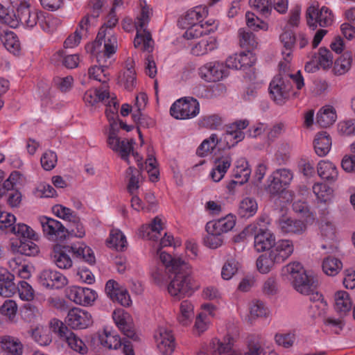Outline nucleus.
I'll return each mask as SVG.
<instances>
[{"instance_id": "f257e3e1", "label": "nucleus", "mask_w": 355, "mask_h": 355, "mask_svg": "<svg viewBox=\"0 0 355 355\" xmlns=\"http://www.w3.org/2000/svg\"><path fill=\"white\" fill-rule=\"evenodd\" d=\"M157 257L159 262L173 275L166 286L171 296L180 299L192 295L198 289L192 277V266L181 255L172 256L159 250Z\"/></svg>"}, {"instance_id": "f03ea898", "label": "nucleus", "mask_w": 355, "mask_h": 355, "mask_svg": "<svg viewBox=\"0 0 355 355\" xmlns=\"http://www.w3.org/2000/svg\"><path fill=\"white\" fill-rule=\"evenodd\" d=\"M107 143L108 146L120 157L125 161L128 164H130V157L132 156L141 170H145L150 182H156L159 180V170L157 161L155 157V151L152 146L146 147V159L144 163L142 162V157L137 153L133 151V139L120 140L118 137L117 130L110 129L107 133Z\"/></svg>"}, {"instance_id": "7ed1b4c3", "label": "nucleus", "mask_w": 355, "mask_h": 355, "mask_svg": "<svg viewBox=\"0 0 355 355\" xmlns=\"http://www.w3.org/2000/svg\"><path fill=\"white\" fill-rule=\"evenodd\" d=\"M209 9L206 6H196L187 10L180 18L178 23L185 29L183 37L187 40L208 35L214 28V21L207 19Z\"/></svg>"}, {"instance_id": "20e7f679", "label": "nucleus", "mask_w": 355, "mask_h": 355, "mask_svg": "<svg viewBox=\"0 0 355 355\" xmlns=\"http://www.w3.org/2000/svg\"><path fill=\"white\" fill-rule=\"evenodd\" d=\"M238 336L237 331L228 332L223 340L214 338L209 343L210 354L205 351H200L196 355H240L235 349L234 343ZM265 349H270L266 342L253 343L248 346L244 355H260Z\"/></svg>"}, {"instance_id": "39448f33", "label": "nucleus", "mask_w": 355, "mask_h": 355, "mask_svg": "<svg viewBox=\"0 0 355 355\" xmlns=\"http://www.w3.org/2000/svg\"><path fill=\"white\" fill-rule=\"evenodd\" d=\"M281 277L301 294H308L315 288L313 276L297 261L291 262L283 266Z\"/></svg>"}, {"instance_id": "423d86ee", "label": "nucleus", "mask_w": 355, "mask_h": 355, "mask_svg": "<svg viewBox=\"0 0 355 355\" xmlns=\"http://www.w3.org/2000/svg\"><path fill=\"white\" fill-rule=\"evenodd\" d=\"M92 53L98 62L107 64L118 49V41L113 30L101 28L97 37L92 44Z\"/></svg>"}, {"instance_id": "0eeeda50", "label": "nucleus", "mask_w": 355, "mask_h": 355, "mask_svg": "<svg viewBox=\"0 0 355 355\" xmlns=\"http://www.w3.org/2000/svg\"><path fill=\"white\" fill-rule=\"evenodd\" d=\"M293 178V172L288 168H279L275 171L268 180V191L272 195L279 194V200L286 199L288 201L293 198V193L286 191V188L291 184Z\"/></svg>"}, {"instance_id": "6e6552de", "label": "nucleus", "mask_w": 355, "mask_h": 355, "mask_svg": "<svg viewBox=\"0 0 355 355\" xmlns=\"http://www.w3.org/2000/svg\"><path fill=\"white\" fill-rule=\"evenodd\" d=\"M170 113L176 119H193L200 113V103L192 97L182 98L172 104Z\"/></svg>"}, {"instance_id": "1a4fd4ad", "label": "nucleus", "mask_w": 355, "mask_h": 355, "mask_svg": "<svg viewBox=\"0 0 355 355\" xmlns=\"http://www.w3.org/2000/svg\"><path fill=\"white\" fill-rule=\"evenodd\" d=\"M318 229L320 235L324 243L322 244V248L328 249L332 252L337 250L339 237L331 217L326 216L324 213H322V216L319 219Z\"/></svg>"}, {"instance_id": "9d476101", "label": "nucleus", "mask_w": 355, "mask_h": 355, "mask_svg": "<svg viewBox=\"0 0 355 355\" xmlns=\"http://www.w3.org/2000/svg\"><path fill=\"white\" fill-rule=\"evenodd\" d=\"M306 15L307 24L313 30H315L318 26L328 27L334 21L331 10L326 6L320 8L316 5H311L307 8Z\"/></svg>"}, {"instance_id": "9b49d317", "label": "nucleus", "mask_w": 355, "mask_h": 355, "mask_svg": "<svg viewBox=\"0 0 355 355\" xmlns=\"http://www.w3.org/2000/svg\"><path fill=\"white\" fill-rule=\"evenodd\" d=\"M269 89L272 98L277 104L284 103L291 96L296 98L299 96L298 92L291 91L290 84L284 74L281 72L273 78L270 83Z\"/></svg>"}, {"instance_id": "f8f14e48", "label": "nucleus", "mask_w": 355, "mask_h": 355, "mask_svg": "<svg viewBox=\"0 0 355 355\" xmlns=\"http://www.w3.org/2000/svg\"><path fill=\"white\" fill-rule=\"evenodd\" d=\"M154 341L159 353L162 355H172L176 348L175 338L172 329L166 325H159L153 335Z\"/></svg>"}, {"instance_id": "ddd939ff", "label": "nucleus", "mask_w": 355, "mask_h": 355, "mask_svg": "<svg viewBox=\"0 0 355 355\" xmlns=\"http://www.w3.org/2000/svg\"><path fill=\"white\" fill-rule=\"evenodd\" d=\"M65 296L74 304L83 306L94 305L98 297V293L95 290L75 285L66 288Z\"/></svg>"}, {"instance_id": "4468645a", "label": "nucleus", "mask_w": 355, "mask_h": 355, "mask_svg": "<svg viewBox=\"0 0 355 355\" xmlns=\"http://www.w3.org/2000/svg\"><path fill=\"white\" fill-rule=\"evenodd\" d=\"M200 79L206 83H216L228 76V71L225 63L213 60L207 62L198 69Z\"/></svg>"}, {"instance_id": "2eb2a0df", "label": "nucleus", "mask_w": 355, "mask_h": 355, "mask_svg": "<svg viewBox=\"0 0 355 355\" xmlns=\"http://www.w3.org/2000/svg\"><path fill=\"white\" fill-rule=\"evenodd\" d=\"M279 40L283 45L282 57L283 61L279 64L281 71L286 72L290 68V63L293 58V51L296 43V34L289 27H284L279 35Z\"/></svg>"}, {"instance_id": "dca6fc26", "label": "nucleus", "mask_w": 355, "mask_h": 355, "mask_svg": "<svg viewBox=\"0 0 355 355\" xmlns=\"http://www.w3.org/2000/svg\"><path fill=\"white\" fill-rule=\"evenodd\" d=\"M334 63V55L327 47L322 46L313 55L311 60L306 62L305 71L314 73L320 69L324 71L331 69Z\"/></svg>"}, {"instance_id": "f3484780", "label": "nucleus", "mask_w": 355, "mask_h": 355, "mask_svg": "<svg viewBox=\"0 0 355 355\" xmlns=\"http://www.w3.org/2000/svg\"><path fill=\"white\" fill-rule=\"evenodd\" d=\"M37 220L40 225L44 236L49 241L58 240L67 232L64 225L59 220L44 215L37 216Z\"/></svg>"}, {"instance_id": "a211bd4d", "label": "nucleus", "mask_w": 355, "mask_h": 355, "mask_svg": "<svg viewBox=\"0 0 355 355\" xmlns=\"http://www.w3.org/2000/svg\"><path fill=\"white\" fill-rule=\"evenodd\" d=\"M37 280L40 286L47 289H61L69 283L64 275L50 268L42 270L37 276Z\"/></svg>"}, {"instance_id": "6ab92c4d", "label": "nucleus", "mask_w": 355, "mask_h": 355, "mask_svg": "<svg viewBox=\"0 0 355 355\" xmlns=\"http://www.w3.org/2000/svg\"><path fill=\"white\" fill-rule=\"evenodd\" d=\"M105 292L108 298L124 307H130L132 301L127 288L114 279L108 280L105 286Z\"/></svg>"}, {"instance_id": "aec40b11", "label": "nucleus", "mask_w": 355, "mask_h": 355, "mask_svg": "<svg viewBox=\"0 0 355 355\" xmlns=\"http://www.w3.org/2000/svg\"><path fill=\"white\" fill-rule=\"evenodd\" d=\"M112 319L123 335L137 341L139 340V336L136 332L131 315L122 309H116L112 313Z\"/></svg>"}, {"instance_id": "412c9836", "label": "nucleus", "mask_w": 355, "mask_h": 355, "mask_svg": "<svg viewBox=\"0 0 355 355\" xmlns=\"http://www.w3.org/2000/svg\"><path fill=\"white\" fill-rule=\"evenodd\" d=\"M96 342L99 347L105 351H116L122 346L120 335L112 327H104L98 330Z\"/></svg>"}, {"instance_id": "4be33fe9", "label": "nucleus", "mask_w": 355, "mask_h": 355, "mask_svg": "<svg viewBox=\"0 0 355 355\" xmlns=\"http://www.w3.org/2000/svg\"><path fill=\"white\" fill-rule=\"evenodd\" d=\"M93 318L90 312L78 307L71 309L66 316V324L73 329H84L93 324Z\"/></svg>"}, {"instance_id": "5701e85b", "label": "nucleus", "mask_w": 355, "mask_h": 355, "mask_svg": "<svg viewBox=\"0 0 355 355\" xmlns=\"http://www.w3.org/2000/svg\"><path fill=\"white\" fill-rule=\"evenodd\" d=\"M232 162L230 154L223 153L216 156L213 159L212 166L208 178L214 182H220L225 176Z\"/></svg>"}, {"instance_id": "b1692460", "label": "nucleus", "mask_w": 355, "mask_h": 355, "mask_svg": "<svg viewBox=\"0 0 355 355\" xmlns=\"http://www.w3.org/2000/svg\"><path fill=\"white\" fill-rule=\"evenodd\" d=\"M249 125L247 120H240L232 123L222 137L224 139L223 149H230L245 137L243 130Z\"/></svg>"}, {"instance_id": "393cba45", "label": "nucleus", "mask_w": 355, "mask_h": 355, "mask_svg": "<svg viewBox=\"0 0 355 355\" xmlns=\"http://www.w3.org/2000/svg\"><path fill=\"white\" fill-rule=\"evenodd\" d=\"M71 246L61 243L53 245L51 252L53 263L60 270H69L73 267V261L70 255Z\"/></svg>"}, {"instance_id": "a878e982", "label": "nucleus", "mask_w": 355, "mask_h": 355, "mask_svg": "<svg viewBox=\"0 0 355 355\" xmlns=\"http://www.w3.org/2000/svg\"><path fill=\"white\" fill-rule=\"evenodd\" d=\"M166 220L162 216H155L150 223L142 225L137 230V234L142 239L157 241L164 229Z\"/></svg>"}, {"instance_id": "bb28decb", "label": "nucleus", "mask_w": 355, "mask_h": 355, "mask_svg": "<svg viewBox=\"0 0 355 355\" xmlns=\"http://www.w3.org/2000/svg\"><path fill=\"white\" fill-rule=\"evenodd\" d=\"M308 224L287 216H281L276 222L277 228L282 234H301L306 230Z\"/></svg>"}, {"instance_id": "cd10ccee", "label": "nucleus", "mask_w": 355, "mask_h": 355, "mask_svg": "<svg viewBox=\"0 0 355 355\" xmlns=\"http://www.w3.org/2000/svg\"><path fill=\"white\" fill-rule=\"evenodd\" d=\"M316 287L313 288L309 295L310 300L313 302L310 306L309 314L313 318H324L330 310V306L324 296L315 291Z\"/></svg>"}, {"instance_id": "c85d7f7f", "label": "nucleus", "mask_w": 355, "mask_h": 355, "mask_svg": "<svg viewBox=\"0 0 355 355\" xmlns=\"http://www.w3.org/2000/svg\"><path fill=\"white\" fill-rule=\"evenodd\" d=\"M256 60L255 54L250 51H248L230 55L226 59L225 64L227 69L244 70L254 65Z\"/></svg>"}, {"instance_id": "c756f323", "label": "nucleus", "mask_w": 355, "mask_h": 355, "mask_svg": "<svg viewBox=\"0 0 355 355\" xmlns=\"http://www.w3.org/2000/svg\"><path fill=\"white\" fill-rule=\"evenodd\" d=\"M224 139L216 133L211 134L208 137L204 139L196 149V155L199 157H207L213 155L217 147L220 150L223 148Z\"/></svg>"}, {"instance_id": "7c9ffc66", "label": "nucleus", "mask_w": 355, "mask_h": 355, "mask_svg": "<svg viewBox=\"0 0 355 355\" xmlns=\"http://www.w3.org/2000/svg\"><path fill=\"white\" fill-rule=\"evenodd\" d=\"M333 306L340 315H347L353 306V300L350 294L344 290L335 291L332 297Z\"/></svg>"}, {"instance_id": "2f4dec72", "label": "nucleus", "mask_w": 355, "mask_h": 355, "mask_svg": "<svg viewBox=\"0 0 355 355\" xmlns=\"http://www.w3.org/2000/svg\"><path fill=\"white\" fill-rule=\"evenodd\" d=\"M293 251L294 245L292 241L279 239L275 241L269 253L275 261L279 263L287 259L293 253Z\"/></svg>"}, {"instance_id": "473e14b6", "label": "nucleus", "mask_w": 355, "mask_h": 355, "mask_svg": "<svg viewBox=\"0 0 355 355\" xmlns=\"http://www.w3.org/2000/svg\"><path fill=\"white\" fill-rule=\"evenodd\" d=\"M8 250L14 254L26 256H35L40 252L39 247L33 241H24L17 238L10 240Z\"/></svg>"}, {"instance_id": "72a5a7b5", "label": "nucleus", "mask_w": 355, "mask_h": 355, "mask_svg": "<svg viewBox=\"0 0 355 355\" xmlns=\"http://www.w3.org/2000/svg\"><path fill=\"white\" fill-rule=\"evenodd\" d=\"M42 12L37 10L32 9L31 7L18 14L14 13L12 15L13 20L17 21L15 26H10L12 28H17L20 24L26 28H31L34 27L38 22Z\"/></svg>"}, {"instance_id": "f704fd0d", "label": "nucleus", "mask_w": 355, "mask_h": 355, "mask_svg": "<svg viewBox=\"0 0 355 355\" xmlns=\"http://www.w3.org/2000/svg\"><path fill=\"white\" fill-rule=\"evenodd\" d=\"M275 241V236L268 229H259L254 238V246L257 252L271 250Z\"/></svg>"}, {"instance_id": "c9c22d12", "label": "nucleus", "mask_w": 355, "mask_h": 355, "mask_svg": "<svg viewBox=\"0 0 355 355\" xmlns=\"http://www.w3.org/2000/svg\"><path fill=\"white\" fill-rule=\"evenodd\" d=\"M218 47V42L214 36L208 35L192 45L191 53L196 56H202L209 53Z\"/></svg>"}, {"instance_id": "e433bc0d", "label": "nucleus", "mask_w": 355, "mask_h": 355, "mask_svg": "<svg viewBox=\"0 0 355 355\" xmlns=\"http://www.w3.org/2000/svg\"><path fill=\"white\" fill-rule=\"evenodd\" d=\"M195 315V306L192 301L184 300L180 303L177 321L182 327L191 325Z\"/></svg>"}, {"instance_id": "4c0bfd02", "label": "nucleus", "mask_w": 355, "mask_h": 355, "mask_svg": "<svg viewBox=\"0 0 355 355\" xmlns=\"http://www.w3.org/2000/svg\"><path fill=\"white\" fill-rule=\"evenodd\" d=\"M29 334L31 339L40 346H49L52 343V334L46 325L37 324L33 327Z\"/></svg>"}, {"instance_id": "58836bf2", "label": "nucleus", "mask_w": 355, "mask_h": 355, "mask_svg": "<svg viewBox=\"0 0 355 355\" xmlns=\"http://www.w3.org/2000/svg\"><path fill=\"white\" fill-rule=\"evenodd\" d=\"M168 270L166 269L164 265L155 264L150 266L149 270L150 281L155 286L159 288H166L168 285Z\"/></svg>"}, {"instance_id": "ea45409f", "label": "nucleus", "mask_w": 355, "mask_h": 355, "mask_svg": "<svg viewBox=\"0 0 355 355\" xmlns=\"http://www.w3.org/2000/svg\"><path fill=\"white\" fill-rule=\"evenodd\" d=\"M89 24V17H85L79 23V25L73 33L69 35L64 42V47L72 49L76 47L86 34Z\"/></svg>"}, {"instance_id": "a19ab883", "label": "nucleus", "mask_w": 355, "mask_h": 355, "mask_svg": "<svg viewBox=\"0 0 355 355\" xmlns=\"http://www.w3.org/2000/svg\"><path fill=\"white\" fill-rule=\"evenodd\" d=\"M318 175L323 180L334 182L338 177V169L336 165L328 159L320 160L317 165Z\"/></svg>"}, {"instance_id": "79ce46f5", "label": "nucleus", "mask_w": 355, "mask_h": 355, "mask_svg": "<svg viewBox=\"0 0 355 355\" xmlns=\"http://www.w3.org/2000/svg\"><path fill=\"white\" fill-rule=\"evenodd\" d=\"M105 244L109 248L123 251L128 246V241L122 231L119 229H112L105 241Z\"/></svg>"}, {"instance_id": "37998d69", "label": "nucleus", "mask_w": 355, "mask_h": 355, "mask_svg": "<svg viewBox=\"0 0 355 355\" xmlns=\"http://www.w3.org/2000/svg\"><path fill=\"white\" fill-rule=\"evenodd\" d=\"M134 39V46L143 51L151 53L154 49V41L147 29H137Z\"/></svg>"}, {"instance_id": "c03bdc74", "label": "nucleus", "mask_w": 355, "mask_h": 355, "mask_svg": "<svg viewBox=\"0 0 355 355\" xmlns=\"http://www.w3.org/2000/svg\"><path fill=\"white\" fill-rule=\"evenodd\" d=\"M0 355H21L23 345L15 338L6 336L1 338Z\"/></svg>"}, {"instance_id": "a18cd8bd", "label": "nucleus", "mask_w": 355, "mask_h": 355, "mask_svg": "<svg viewBox=\"0 0 355 355\" xmlns=\"http://www.w3.org/2000/svg\"><path fill=\"white\" fill-rule=\"evenodd\" d=\"M71 252L76 257L83 259L90 265L96 262L93 250L84 242H78L71 245Z\"/></svg>"}, {"instance_id": "49530a36", "label": "nucleus", "mask_w": 355, "mask_h": 355, "mask_svg": "<svg viewBox=\"0 0 355 355\" xmlns=\"http://www.w3.org/2000/svg\"><path fill=\"white\" fill-rule=\"evenodd\" d=\"M332 141L330 135L326 132L318 133L313 140L315 153L320 157L326 156L330 151Z\"/></svg>"}, {"instance_id": "de8ad7c7", "label": "nucleus", "mask_w": 355, "mask_h": 355, "mask_svg": "<svg viewBox=\"0 0 355 355\" xmlns=\"http://www.w3.org/2000/svg\"><path fill=\"white\" fill-rule=\"evenodd\" d=\"M354 58L351 53L346 52L334 60L331 67L332 73L335 76H343L346 74L352 68Z\"/></svg>"}, {"instance_id": "09e8293b", "label": "nucleus", "mask_w": 355, "mask_h": 355, "mask_svg": "<svg viewBox=\"0 0 355 355\" xmlns=\"http://www.w3.org/2000/svg\"><path fill=\"white\" fill-rule=\"evenodd\" d=\"M322 270L329 277H336L343 270V263L340 259L329 255L324 257L322 261Z\"/></svg>"}, {"instance_id": "8fccbe9b", "label": "nucleus", "mask_w": 355, "mask_h": 355, "mask_svg": "<svg viewBox=\"0 0 355 355\" xmlns=\"http://www.w3.org/2000/svg\"><path fill=\"white\" fill-rule=\"evenodd\" d=\"M152 15V9L147 5L146 1L140 0L139 10L135 19L136 30L147 29Z\"/></svg>"}, {"instance_id": "3c124183", "label": "nucleus", "mask_w": 355, "mask_h": 355, "mask_svg": "<svg viewBox=\"0 0 355 355\" xmlns=\"http://www.w3.org/2000/svg\"><path fill=\"white\" fill-rule=\"evenodd\" d=\"M18 304L14 300H6L0 306V315L10 323H15L17 320Z\"/></svg>"}, {"instance_id": "603ef678", "label": "nucleus", "mask_w": 355, "mask_h": 355, "mask_svg": "<svg viewBox=\"0 0 355 355\" xmlns=\"http://www.w3.org/2000/svg\"><path fill=\"white\" fill-rule=\"evenodd\" d=\"M206 235L203 239V244L210 249H217L223 244V236L208 223L205 226Z\"/></svg>"}, {"instance_id": "864d4df0", "label": "nucleus", "mask_w": 355, "mask_h": 355, "mask_svg": "<svg viewBox=\"0 0 355 355\" xmlns=\"http://www.w3.org/2000/svg\"><path fill=\"white\" fill-rule=\"evenodd\" d=\"M313 191L319 206L329 205L332 202L334 197L333 190L327 184L317 183L313 186Z\"/></svg>"}, {"instance_id": "5fc2aeb1", "label": "nucleus", "mask_w": 355, "mask_h": 355, "mask_svg": "<svg viewBox=\"0 0 355 355\" xmlns=\"http://www.w3.org/2000/svg\"><path fill=\"white\" fill-rule=\"evenodd\" d=\"M135 62L133 58H128L125 63V71L119 77L120 83L126 89H132L136 85Z\"/></svg>"}, {"instance_id": "6e6d98bb", "label": "nucleus", "mask_w": 355, "mask_h": 355, "mask_svg": "<svg viewBox=\"0 0 355 355\" xmlns=\"http://www.w3.org/2000/svg\"><path fill=\"white\" fill-rule=\"evenodd\" d=\"M110 97V94L106 89H89L85 92L83 101L88 106H95Z\"/></svg>"}, {"instance_id": "4d7b16f0", "label": "nucleus", "mask_w": 355, "mask_h": 355, "mask_svg": "<svg viewBox=\"0 0 355 355\" xmlns=\"http://www.w3.org/2000/svg\"><path fill=\"white\" fill-rule=\"evenodd\" d=\"M337 114L334 107L331 105L322 107L317 113V123L322 127H328L335 123Z\"/></svg>"}, {"instance_id": "13d9d810", "label": "nucleus", "mask_w": 355, "mask_h": 355, "mask_svg": "<svg viewBox=\"0 0 355 355\" xmlns=\"http://www.w3.org/2000/svg\"><path fill=\"white\" fill-rule=\"evenodd\" d=\"M258 210L257 200L252 197H245L239 202L238 214L241 217L250 218L253 216Z\"/></svg>"}, {"instance_id": "bf43d9fd", "label": "nucleus", "mask_w": 355, "mask_h": 355, "mask_svg": "<svg viewBox=\"0 0 355 355\" xmlns=\"http://www.w3.org/2000/svg\"><path fill=\"white\" fill-rule=\"evenodd\" d=\"M208 223L223 235L234 228L236 225V217L232 214H228L218 220L209 221Z\"/></svg>"}, {"instance_id": "052dcab7", "label": "nucleus", "mask_w": 355, "mask_h": 355, "mask_svg": "<svg viewBox=\"0 0 355 355\" xmlns=\"http://www.w3.org/2000/svg\"><path fill=\"white\" fill-rule=\"evenodd\" d=\"M290 201L293 202V209L295 212L302 214L305 216V218L303 220L306 223H309L310 222L314 220V216L313 213L309 210V208L307 204L302 201L300 196H293L292 199H290L288 201L286 199H284L283 200H280L282 202H288Z\"/></svg>"}, {"instance_id": "680f3d73", "label": "nucleus", "mask_w": 355, "mask_h": 355, "mask_svg": "<svg viewBox=\"0 0 355 355\" xmlns=\"http://www.w3.org/2000/svg\"><path fill=\"white\" fill-rule=\"evenodd\" d=\"M128 190L132 194H136L143 182L141 173L134 167L130 166L126 172Z\"/></svg>"}, {"instance_id": "e2e57ef3", "label": "nucleus", "mask_w": 355, "mask_h": 355, "mask_svg": "<svg viewBox=\"0 0 355 355\" xmlns=\"http://www.w3.org/2000/svg\"><path fill=\"white\" fill-rule=\"evenodd\" d=\"M5 48L11 53L17 55L21 51V43L17 35L12 31H6L1 36Z\"/></svg>"}, {"instance_id": "0e129e2a", "label": "nucleus", "mask_w": 355, "mask_h": 355, "mask_svg": "<svg viewBox=\"0 0 355 355\" xmlns=\"http://www.w3.org/2000/svg\"><path fill=\"white\" fill-rule=\"evenodd\" d=\"M251 169L248 162L244 158L236 160L234 169L233 176L241 181V183H246L250 177Z\"/></svg>"}, {"instance_id": "69168bd1", "label": "nucleus", "mask_w": 355, "mask_h": 355, "mask_svg": "<svg viewBox=\"0 0 355 355\" xmlns=\"http://www.w3.org/2000/svg\"><path fill=\"white\" fill-rule=\"evenodd\" d=\"M106 100L108 101L106 104L105 115L110 121V129H112V124L113 128L116 130L117 123L116 120L118 117L119 103L116 101L115 96L113 94H110V97L106 98Z\"/></svg>"}, {"instance_id": "338daca9", "label": "nucleus", "mask_w": 355, "mask_h": 355, "mask_svg": "<svg viewBox=\"0 0 355 355\" xmlns=\"http://www.w3.org/2000/svg\"><path fill=\"white\" fill-rule=\"evenodd\" d=\"M64 339L67 343L69 347L73 351L80 354H85L88 352V348L83 340L77 336L73 332L69 331L67 334Z\"/></svg>"}, {"instance_id": "774afa93", "label": "nucleus", "mask_w": 355, "mask_h": 355, "mask_svg": "<svg viewBox=\"0 0 355 355\" xmlns=\"http://www.w3.org/2000/svg\"><path fill=\"white\" fill-rule=\"evenodd\" d=\"M240 268L239 262L234 259L227 260L221 268V277L224 280H230L238 272Z\"/></svg>"}]
</instances>
